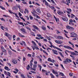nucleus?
<instances>
[{
	"mask_svg": "<svg viewBox=\"0 0 78 78\" xmlns=\"http://www.w3.org/2000/svg\"><path fill=\"white\" fill-rule=\"evenodd\" d=\"M57 39H62V40H63V39H64L63 37L60 36H57Z\"/></svg>",
	"mask_w": 78,
	"mask_h": 78,
	"instance_id": "10",
	"label": "nucleus"
},
{
	"mask_svg": "<svg viewBox=\"0 0 78 78\" xmlns=\"http://www.w3.org/2000/svg\"><path fill=\"white\" fill-rule=\"evenodd\" d=\"M32 44H34V45H35V46H37V45H36V44L35 43V42L34 41H32Z\"/></svg>",
	"mask_w": 78,
	"mask_h": 78,
	"instance_id": "41",
	"label": "nucleus"
},
{
	"mask_svg": "<svg viewBox=\"0 0 78 78\" xmlns=\"http://www.w3.org/2000/svg\"><path fill=\"white\" fill-rule=\"evenodd\" d=\"M0 8H1L2 9H3V10H5L6 9L4 7H3L2 6H0Z\"/></svg>",
	"mask_w": 78,
	"mask_h": 78,
	"instance_id": "31",
	"label": "nucleus"
},
{
	"mask_svg": "<svg viewBox=\"0 0 78 78\" xmlns=\"http://www.w3.org/2000/svg\"><path fill=\"white\" fill-rule=\"evenodd\" d=\"M50 75L51 76V78H55V77L54 76V75H53V74L51 73L50 74Z\"/></svg>",
	"mask_w": 78,
	"mask_h": 78,
	"instance_id": "32",
	"label": "nucleus"
},
{
	"mask_svg": "<svg viewBox=\"0 0 78 78\" xmlns=\"http://www.w3.org/2000/svg\"><path fill=\"white\" fill-rule=\"evenodd\" d=\"M29 17L30 20H33V17H32V16H31V15H30Z\"/></svg>",
	"mask_w": 78,
	"mask_h": 78,
	"instance_id": "39",
	"label": "nucleus"
},
{
	"mask_svg": "<svg viewBox=\"0 0 78 78\" xmlns=\"http://www.w3.org/2000/svg\"><path fill=\"white\" fill-rule=\"evenodd\" d=\"M48 61L49 62H55V60H51V58H49L48 59Z\"/></svg>",
	"mask_w": 78,
	"mask_h": 78,
	"instance_id": "12",
	"label": "nucleus"
},
{
	"mask_svg": "<svg viewBox=\"0 0 78 78\" xmlns=\"http://www.w3.org/2000/svg\"><path fill=\"white\" fill-rule=\"evenodd\" d=\"M43 41H44V42H47V40L46 39H44L43 40Z\"/></svg>",
	"mask_w": 78,
	"mask_h": 78,
	"instance_id": "60",
	"label": "nucleus"
},
{
	"mask_svg": "<svg viewBox=\"0 0 78 78\" xmlns=\"http://www.w3.org/2000/svg\"><path fill=\"white\" fill-rule=\"evenodd\" d=\"M42 72H44L45 73L47 72V71H46L45 70H44V69H42Z\"/></svg>",
	"mask_w": 78,
	"mask_h": 78,
	"instance_id": "47",
	"label": "nucleus"
},
{
	"mask_svg": "<svg viewBox=\"0 0 78 78\" xmlns=\"http://www.w3.org/2000/svg\"><path fill=\"white\" fill-rule=\"evenodd\" d=\"M32 27L34 28V29H36V30H39V28H38V27H37L35 25H33Z\"/></svg>",
	"mask_w": 78,
	"mask_h": 78,
	"instance_id": "16",
	"label": "nucleus"
},
{
	"mask_svg": "<svg viewBox=\"0 0 78 78\" xmlns=\"http://www.w3.org/2000/svg\"><path fill=\"white\" fill-rule=\"evenodd\" d=\"M25 12H26L27 14H28V13H29V12L28 11V10L27 9H25Z\"/></svg>",
	"mask_w": 78,
	"mask_h": 78,
	"instance_id": "33",
	"label": "nucleus"
},
{
	"mask_svg": "<svg viewBox=\"0 0 78 78\" xmlns=\"http://www.w3.org/2000/svg\"><path fill=\"white\" fill-rule=\"evenodd\" d=\"M36 57L38 59H40L41 58V57H40V56H39V55H37L36 56Z\"/></svg>",
	"mask_w": 78,
	"mask_h": 78,
	"instance_id": "61",
	"label": "nucleus"
},
{
	"mask_svg": "<svg viewBox=\"0 0 78 78\" xmlns=\"http://www.w3.org/2000/svg\"><path fill=\"white\" fill-rule=\"evenodd\" d=\"M69 75L70 76H73V74L72 73H69Z\"/></svg>",
	"mask_w": 78,
	"mask_h": 78,
	"instance_id": "52",
	"label": "nucleus"
},
{
	"mask_svg": "<svg viewBox=\"0 0 78 78\" xmlns=\"http://www.w3.org/2000/svg\"><path fill=\"white\" fill-rule=\"evenodd\" d=\"M69 30H73V31L74 30V28L72 27H71L70 26V28H69Z\"/></svg>",
	"mask_w": 78,
	"mask_h": 78,
	"instance_id": "35",
	"label": "nucleus"
},
{
	"mask_svg": "<svg viewBox=\"0 0 78 78\" xmlns=\"http://www.w3.org/2000/svg\"><path fill=\"white\" fill-rule=\"evenodd\" d=\"M20 11L21 12V13H23V10L22 9H20Z\"/></svg>",
	"mask_w": 78,
	"mask_h": 78,
	"instance_id": "45",
	"label": "nucleus"
},
{
	"mask_svg": "<svg viewBox=\"0 0 78 78\" xmlns=\"http://www.w3.org/2000/svg\"><path fill=\"white\" fill-rule=\"evenodd\" d=\"M37 37H41L39 38L36 37V39H37L38 40H41L40 39H44V37H42V35H41V34H37Z\"/></svg>",
	"mask_w": 78,
	"mask_h": 78,
	"instance_id": "1",
	"label": "nucleus"
},
{
	"mask_svg": "<svg viewBox=\"0 0 78 78\" xmlns=\"http://www.w3.org/2000/svg\"><path fill=\"white\" fill-rule=\"evenodd\" d=\"M70 54L71 55H78V54H76L75 53L73 52H70Z\"/></svg>",
	"mask_w": 78,
	"mask_h": 78,
	"instance_id": "21",
	"label": "nucleus"
},
{
	"mask_svg": "<svg viewBox=\"0 0 78 78\" xmlns=\"http://www.w3.org/2000/svg\"><path fill=\"white\" fill-rule=\"evenodd\" d=\"M4 69L7 71H9V70H10V69H9V68H8V66H5V67H4Z\"/></svg>",
	"mask_w": 78,
	"mask_h": 78,
	"instance_id": "18",
	"label": "nucleus"
},
{
	"mask_svg": "<svg viewBox=\"0 0 78 78\" xmlns=\"http://www.w3.org/2000/svg\"><path fill=\"white\" fill-rule=\"evenodd\" d=\"M17 8H18L19 10H20V9H20V5H19L17 6Z\"/></svg>",
	"mask_w": 78,
	"mask_h": 78,
	"instance_id": "54",
	"label": "nucleus"
},
{
	"mask_svg": "<svg viewBox=\"0 0 78 78\" xmlns=\"http://www.w3.org/2000/svg\"><path fill=\"white\" fill-rule=\"evenodd\" d=\"M58 53L59 54L61 55V56H62V58H64V55H62V53H61V52H58Z\"/></svg>",
	"mask_w": 78,
	"mask_h": 78,
	"instance_id": "27",
	"label": "nucleus"
},
{
	"mask_svg": "<svg viewBox=\"0 0 78 78\" xmlns=\"http://www.w3.org/2000/svg\"><path fill=\"white\" fill-rule=\"evenodd\" d=\"M50 0L52 2V4H54V5H55L56 4L55 3V1H54V0Z\"/></svg>",
	"mask_w": 78,
	"mask_h": 78,
	"instance_id": "37",
	"label": "nucleus"
},
{
	"mask_svg": "<svg viewBox=\"0 0 78 78\" xmlns=\"http://www.w3.org/2000/svg\"><path fill=\"white\" fill-rule=\"evenodd\" d=\"M58 50H59V51H62V50L60 48H57V49Z\"/></svg>",
	"mask_w": 78,
	"mask_h": 78,
	"instance_id": "48",
	"label": "nucleus"
},
{
	"mask_svg": "<svg viewBox=\"0 0 78 78\" xmlns=\"http://www.w3.org/2000/svg\"><path fill=\"white\" fill-rule=\"evenodd\" d=\"M39 67L40 68V71H41V69H42V66H41L39 65Z\"/></svg>",
	"mask_w": 78,
	"mask_h": 78,
	"instance_id": "50",
	"label": "nucleus"
},
{
	"mask_svg": "<svg viewBox=\"0 0 78 78\" xmlns=\"http://www.w3.org/2000/svg\"><path fill=\"white\" fill-rule=\"evenodd\" d=\"M57 13L59 14V15H61L62 14H64V13L62 12H61L60 11H58L57 12Z\"/></svg>",
	"mask_w": 78,
	"mask_h": 78,
	"instance_id": "14",
	"label": "nucleus"
},
{
	"mask_svg": "<svg viewBox=\"0 0 78 78\" xmlns=\"http://www.w3.org/2000/svg\"><path fill=\"white\" fill-rule=\"evenodd\" d=\"M20 30L23 32V33H25V34H26L27 33V32H25V29L23 28H22L20 29Z\"/></svg>",
	"mask_w": 78,
	"mask_h": 78,
	"instance_id": "13",
	"label": "nucleus"
},
{
	"mask_svg": "<svg viewBox=\"0 0 78 78\" xmlns=\"http://www.w3.org/2000/svg\"><path fill=\"white\" fill-rule=\"evenodd\" d=\"M15 70H16V72H17V73H18V72H19V69H14Z\"/></svg>",
	"mask_w": 78,
	"mask_h": 78,
	"instance_id": "55",
	"label": "nucleus"
},
{
	"mask_svg": "<svg viewBox=\"0 0 78 78\" xmlns=\"http://www.w3.org/2000/svg\"><path fill=\"white\" fill-rule=\"evenodd\" d=\"M62 42L61 41H59V40H58V44H62Z\"/></svg>",
	"mask_w": 78,
	"mask_h": 78,
	"instance_id": "42",
	"label": "nucleus"
},
{
	"mask_svg": "<svg viewBox=\"0 0 78 78\" xmlns=\"http://www.w3.org/2000/svg\"><path fill=\"white\" fill-rule=\"evenodd\" d=\"M61 18L63 20H64V21H65V22H67L68 20V18H67V17L65 18L63 17H62Z\"/></svg>",
	"mask_w": 78,
	"mask_h": 78,
	"instance_id": "9",
	"label": "nucleus"
},
{
	"mask_svg": "<svg viewBox=\"0 0 78 78\" xmlns=\"http://www.w3.org/2000/svg\"><path fill=\"white\" fill-rule=\"evenodd\" d=\"M36 11L38 13H41V9H40L39 8H37Z\"/></svg>",
	"mask_w": 78,
	"mask_h": 78,
	"instance_id": "19",
	"label": "nucleus"
},
{
	"mask_svg": "<svg viewBox=\"0 0 78 78\" xmlns=\"http://www.w3.org/2000/svg\"><path fill=\"white\" fill-rule=\"evenodd\" d=\"M36 17L37 19H40L41 18L39 16L37 15H36Z\"/></svg>",
	"mask_w": 78,
	"mask_h": 78,
	"instance_id": "62",
	"label": "nucleus"
},
{
	"mask_svg": "<svg viewBox=\"0 0 78 78\" xmlns=\"http://www.w3.org/2000/svg\"><path fill=\"white\" fill-rule=\"evenodd\" d=\"M19 17H21V16H22V14H21V13H20V12H19Z\"/></svg>",
	"mask_w": 78,
	"mask_h": 78,
	"instance_id": "53",
	"label": "nucleus"
},
{
	"mask_svg": "<svg viewBox=\"0 0 78 78\" xmlns=\"http://www.w3.org/2000/svg\"><path fill=\"white\" fill-rule=\"evenodd\" d=\"M2 50L3 52H5L6 51V49H5V48H3V49H2Z\"/></svg>",
	"mask_w": 78,
	"mask_h": 78,
	"instance_id": "38",
	"label": "nucleus"
},
{
	"mask_svg": "<svg viewBox=\"0 0 78 78\" xmlns=\"http://www.w3.org/2000/svg\"><path fill=\"white\" fill-rule=\"evenodd\" d=\"M47 15L48 16V17L50 18L51 17V14L49 13H47Z\"/></svg>",
	"mask_w": 78,
	"mask_h": 78,
	"instance_id": "25",
	"label": "nucleus"
},
{
	"mask_svg": "<svg viewBox=\"0 0 78 78\" xmlns=\"http://www.w3.org/2000/svg\"><path fill=\"white\" fill-rule=\"evenodd\" d=\"M42 2L43 3H45V5H46V6H49L48 3L46 1V0H43Z\"/></svg>",
	"mask_w": 78,
	"mask_h": 78,
	"instance_id": "8",
	"label": "nucleus"
},
{
	"mask_svg": "<svg viewBox=\"0 0 78 78\" xmlns=\"http://www.w3.org/2000/svg\"><path fill=\"white\" fill-rule=\"evenodd\" d=\"M34 47L35 48V49H36V50H39V48L37 46L34 45Z\"/></svg>",
	"mask_w": 78,
	"mask_h": 78,
	"instance_id": "22",
	"label": "nucleus"
},
{
	"mask_svg": "<svg viewBox=\"0 0 78 78\" xmlns=\"http://www.w3.org/2000/svg\"><path fill=\"white\" fill-rule=\"evenodd\" d=\"M56 31L57 32L56 33L57 34H60V32L59 31V30H56Z\"/></svg>",
	"mask_w": 78,
	"mask_h": 78,
	"instance_id": "40",
	"label": "nucleus"
},
{
	"mask_svg": "<svg viewBox=\"0 0 78 78\" xmlns=\"http://www.w3.org/2000/svg\"><path fill=\"white\" fill-rule=\"evenodd\" d=\"M12 62L14 64H17V61L15 59H12Z\"/></svg>",
	"mask_w": 78,
	"mask_h": 78,
	"instance_id": "17",
	"label": "nucleus"
},
{
	"mask_svg": "<svg viewBox=\"0 0 78 78\" xmlns=\"http://www.w3.org/2000/svg\"><path fill=\"white\" fill-rule=\"evenodd\" d=\"M52 72L54 74H55V75L56 76V77H58V76H59L58 75V73L57 71H55V70L54 69H52Z\"/></svg>",
	"mask_w": 78,
	"mask_h": 78,
	"instance_id": "3",
	"label": "nucleus"
},
{
	"mask_svg": "<svg viewBox=\"0 0 78 78\" xmlns=\"http://www.w3.org/2000/svg\"><path fill=\"white\" fill-rule=\"evenodd\" d=\"M63 47L66 48H68V49H70L71 50H73L74 49L72 48L71 47L69 46L64 45Z\"/></svg>",
	"mask_w": 78,
	"mask_h": 78,
	"instance_id": "6",
	"label": "nucleus"
},
{
	"mask_svg": "<svg viewBox=\"0 0 78 78\" xmlns=\"http://www.w3.org/2000/svg\"><path fill=\"white\" fill-rule=\"evenodd\" d=\"M18 34L19 36H20V37H25V36L22 35V34L20 33H19Z\"/></svg>",
	"mask_w": 78,
	"mask_h": 78,
	"instance_id": "23",
	"label": "nucleus"
},
{
	"mask_svg": "<svg viewBox=\"0 0 78 78\" xmlns=\"http://www.w3.org/2000/svg\"><path fill=\"white\" fill-rule=\"evenodd\" d=\"M19 24H20V25H22L23 27H25V25L23 24V23H22V22H20L19 23Z\"/></svg>",
	"mask_w": 78,
	"mask_h": 78,
	"instance_id": "26",
	"label": "nucleus"
},
{
	"mask_svg": "<svg viewBox=\"0 0 78 78\" xmlns=\"http://www.w3.org/2000/svg\"><path fill=\"white\" fill-rule=\"evenodd\" d=\"M66 62H69V58H67L66 59Z\"/></svg>",
	"mask_w": 78,
	"mask_h": 78,
	"instance_id": "64",
	"label": "nucleus"
},
{
	"mask_svg": "<svg viewBox=\"0 0 78 78\" xmlns=\"http://www.w3.org/2000/svg\"><path fill=\"white\" fill-rule=\"evenodd\" d=\"M70 26H66V28H67V29H69V30H70Z\"/></svg>",
	"mask_w": 78,
	"mask_h": 78,
	"instance_id": "44",
	"label": "nucleus"
},
{
	"mask_svg": "<svg viewBox=\"0 0 78 78\" xmlns=\"http://www.w3.org/2000/svg\"><path fill=\"white\" fill-rule=\"evenodd\" d=\"M41 28L43 30H46V27L44 26H41Z\"/></svg>",
	"mask_w": 78,
	"mask_h": 78,
	"instance_id": "20",
	"label": "nucleus"
},
{
	"mask_svg": "<svg viewBox=\"0 0 78 78\" xmlns=\"http://www.w3.org/2000/svg\"><path fill=\"white\" fill-rule=\"evenodd\" d=\"M67 10L70 12H72V9H67Z\"/></svg>",
	"mask_w": 78,
	"mask_h": 78,
	"instance_id": "36",
	"label": "nucleus"
},
{
	"mask_svg": "<svg viewBox=\"0 0 78 78\" xmlns=\"http://www.w3.org/2000/svg\"><path fill=\"white\" fill-rule=\"evenodd\" d=\"M32 11H33V12H31L33 16H34V17H36V15L35 14H37V12H36V10H35L34 9H33L32 10Z\"/></svg>",
	"mask_w": 78,
	"mask_h": 78,
	"instance_id": "4",
	"label": "nucleus"
},
{
	"mask_svg": "<svg viewBox=\"0 0 78 78\" xmlns=\"http://www.w3.org/2000/svg\"><path fill=\"white\" fill-rule=\"evenodd\" d=\"M30 72L31 73H36V72L34 71H30Z\"/></svg>",
	"mask_w": 78,
	"mask_h": 78,
	"instance_id": "57",
	"label": "nucleus"
},
{
	"mask_svg": "<svg viewBox=\"0 0 78 78\" xmlns=\"http://www.w3.org/2000/svg\"><path fill=\"white\" fill-rule=\"evenodd\" d=\"M71 35V37H77L76 34L73 32H72Z\"/></svg>",
	"mask_w": 78,
	"mask_h": 78,
	"instance_id": "5",
	"label": "nucleus"
},
{
	"mask_svg": "<svg viewBox=\"0 0 78 78\" xmlns=\"http://www.w3.org/2000/svg\"><path fill=\"white\" fill-rule=\"evenodd\" d=\"M15 16L16 17H17V18H18V19H19V17L18 16V15L17 14V13L15 15Z\"/></svg>",
	"mask_w": 78,
	"mask_h": 78,
	"instance_id": "58",
	"label": "nucleus"
},
{
	"mask_svg": "<svg viewBox=\"0 0 78 78\" xmlns=\"http://www.w3.org/2000/svg\"><path fill=\"white\" fill-rule=\"evenodd\" d=\"M18 9V8L16 6H14L12 7V10H13V11H16V10H17Z\"/></svg>",
	"mask_w": 78,
	"mask_h": 78,
	"instance_id": "15",
	"label": "nucleus"
},
{
	"mask_svg": "<svg viewBox=\"0 0 78 78\" xmlns=\"http://www.w3.org/2000/svg\"><path fill=\"white\" fill-rule=\"evenodd\" d=\"M27 56H28L29 57H31V55L30 54H27Z\"/></svg>",
	"mask_w": 78,
	"mask_h": 78,
	"instance_id": "56",
	"label": "nucleus"
},
{
	"mask_svg": "<svg viewBox=\"0 0 78 78\" xmlns=\"http://www.w3.org/2000/svg\"><path fill=\"white\" fill-rule=\"evenodd\" d=\"M11 37H12V36L11 35H10V34H9V36L7 37H8L10 41L11 39Z\"/></svg>",
	"mask_w": 78,
	"mask_h": 78,
	"instance_id": "24",
	"label": "nucleus"
},
{
	"mask_svg": "<svg viewBox=\"0 0 78 78\" xmlns=\"http://www.w3.org/2000/svg\"><path fill=\"white\" fill-rule=\"evenodd\" d=\"M25 27H26V28H27V30H30V31L31 30V29L28 27L27 26H26Z\"/></svg>",
	"mask_w": 78,
	"mask_h": 78,
	"instance_id": "34",
	"label": "nucleus"
},
{
	"mask_svg": "<svg viewBox=\"0 0 78 78\" xmlns=\"http://www.w3.org/2000/svg\"><path fill=\"white\" fill-rule=\"evenodd\" d=\"M59 75H60V76H64V75L62 73H59Z\"/></svg>",
	"mask_w": 78,
	"mask_h": 78,
	"instance_id": "29",
	"label": "nucleus"
},
{
	"mask_svg": "<svg viewBox=\"0 0 78 78\" xmlns=\"http://www.w3.org/2000/svg\"><path fill=\"white\" fill-rule=\"evenodd\" d=\"M71 17L72 18V19H73V18H74V17H75V16L73 15V14H71Z\"/></svg>",
	"mask_w": 78,
	"mask_h": 78,
	"instance_id": "30",
	"label": "nucleus"
},
{
	"mask_svg": "<svg viewBox=\"0 0 78 78\" xmlns=\"http://www.w3.org/2000/svg\"><path fill=\"white\" fill-rule=\"evenodd\" d=\"M8 11L9 12H10V14H12V12L9 10H8Z\"/></svg>",
	"mask_w": 78,
	"mask_h": 78,
	"instance_id": "59",
	"label": "nucleus"
},
{
	"mask_svg": "<svg viewBox=\"0 0 78 78\" xmlns=\"http://www.w3.org/2000/svg\"><path fill=\"white\" fill-rule=\"evenodd\" d=\"M53 52V53L54 54H55V55H58V51H57L56 50H55L54 49H52V50Z\"/></svg>",
	"mask_w": 78,
	"mask_h": 78,
	"instance_id": "7",
	"label": "nucleus"
},
{
	"mask_svg": "<svg viewBox=\"0 0 78 78\" xmlns=\"http://www.w3.org/2000/svg\"><path fill=\"white\" fill-rule=\"evenodd\" d=\"M22 42L24 44V45H25V46H26V45H27L26 44H25V42L24 41H22Z\"/></svg>",
	"mask_w": 78,
	"mask_h": 78,
	"instance_id": "51",
	"label": "nucleus"
},
{
	"mask_svg": "<svg viewBox=\"0 0 78 78\" xmlns=\"http://www.w3.org/2000/svg\"><path fill=\"white\" fill-rule=\"evenodd\" d=\"M4 34L7 37H8V36H9V34L7 32H5Z\"/></svg>",
	"mask_w": 78,
	"mask_h": 78,
	"instance_id": "28",
	"label": "nucleus"
},
{
	"mask_svg": "<svg viewBox=\"0 0 78 78\" xmlns=\"http://www.w3.org/2000/svg\"><path fill=\"white\" fill-rule=\"evenodd\" d=\"M36 67H37V65L36 64H34L33 66V68L31 67V69L34 71H36Z\"/></svg>",
	"mask_w": 78,
	"mask_h": 78,
	"instance_id": "2",
	"label": "nucleus"
},
{
	"mask_svg": "<svg viewBox=\"0 0 78 78\" xmlns=\"http://www.w3.org/2000/svg\"><path fill=\"white\" fill-rule=\"evenodd\" d=\"M51 8L52 10H53L54 12H55V11H56V9L53 6H51L50 7Z\"/></svg>",
	"mask_w": 78,
	"mask_h": 78,
	"instance_id": "11",
	"label": "nucleus"
},
{
	"mask_svg": "<svg viewBox=\"0 0 78 78\" xmlns=\"http://www.w3.org/2000/svg\"><path fill=\"white\" fill-rule=\"evenodd\" d=\"M42 21H43V22H44V23H47V22H46V21H45V20H44L42 19Z\"/></svg>",
	"mask_w": 78,
	"mask_h": 78,
	"instance_id": "49",
	"label": "nucleus"
},
{
	"mask_svg": "<svg viewBox=\"0 0 78 78\" xmlns=\"http://www.w3.org/2000/svg\"><path fill=\"white\" fill-rule=\"evenodd\" d=\"M57 58L60 61H62V59H61V57H59V56H58Z\"/></svg>",
	"mask_w": 78,
	"mask_h": 78,
	"instance_id": "46",
	"label": "nucleus"
},
{
	"mask_svg": "<svg viewBox=\"0 0 78 78\" xmlns=\"http://www.w3.org/2000/svg\"><path fill=\"white\" fill-rule=\"evenodd\" d=\"M66 60H64L63 62L64 63V64H67V62H66Z\"/></svg>",
	"mask_w": 78,
	"mask_h": 78,
	"instance_id": "63",
	"label": "nucleus"
},
{
	"mask_svg": "<svg viewBox=\"0 0 78 78\" xmlns=\"http://www.w3.org/2000/svg\"><path fill=\"white\" fill-rule=\"evenodd\" d=\"M70 56L73 59H75V57L72 55H70Z\"/></svg>",
	"mask_w": 78,
	"mask_h": 78,
	"instance_id": "43",
	"label": "nucleus"
}]
</instances>
